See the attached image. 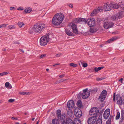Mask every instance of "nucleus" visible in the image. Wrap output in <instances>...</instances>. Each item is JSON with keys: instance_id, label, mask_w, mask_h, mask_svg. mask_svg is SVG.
Returning a JSON list of instances; mask_svg holds the SVG:
<instances>
[{"instance_id": "obj_1", "label": "nucleus", "mask_w": 124, "mask_h": 124, "mask_svg": "<svg viewBox=\"0 0 124 124\" xmlns=\"http://www.w3.org/2000/svg\"><path fill=\"white\" fill-rule=\"evenodd\" d=\"M52 38L51 34L49 33L46 34L45 36L42 37L41 38L40 42V45L42 46L46 45Z\"/></svg>"}, {"instance_id": "obj_2", "label": "nucleus", "mask_w": 124, "mask_h": 124, "mask_svg": "<svg viewBox=\"0 0 124 124\" xmlns=\"http://www.w3.org/2000/svg\"><path fill=\"white\" fill-rule=\"evenodd\" d=\"M35 30V32L39 33L45 28V25L43 23H38L35 24L33 26Z\"/></svg>"}, {"instance_id": "obj_3", "label": "nucleus", "mask_w": 124, "mask_h": 124, "mask_svg": "<svg viewBox=\"0 0 124 124\" xmlns=\"http://www.w3.org/2000/svg\"><path fill=\"white\" fill-rule=\"evenodd\" d=\"M99 111L98 109L97 108L93 107L90 110L89 114L93 115V116L96 117L100 114Z\"/></svg>"}, {"instance_id": "obj_4", "label": "nucleus", "mask_w": 124, "mask_h": 124, "mask_svg": "<svg viewBox=\"0 0 124 124\" xmlns=\"http://www.w3.org/2000/svg\"><path fill=\"white\" fill-rule=\"evenodd\" d=\"M116 99L117 101V104L119 106H121L124 103V100L122 98L120 95L118 94L116 96Z\"/></svg>"}, {"instance_id": "obj_5", "label": "nucleus", "mask_w": 124, "mask_h": 124, "mask_svg": "<svg viewBox=\"0 0 124 124\" xmlns=\"http://www.w3.org/2000/svg\"><path fill=\"white\" fill-rule=\"evenodd\" d=\"M69 26L72 28L73 32L76 34L78 33L77 26L75 24L71 23L69 25Z\"/></svg>"}, {"instance_id": "obj_6", "label": "nucleus", "mask_w": 124, "mask_h": 124, "mask_svg": "<svg viewBox=\"0 0 124 124\" xmlns=\"http://www.w3.org/2000/svg\"><path fill=\"white\" fill-rule=\"evenodd\" d=\"M61 111L60 110H58L57 112L56 115L57 116L58 119H60L61 121L65 119V114L62 115H61Z\"/></svg>"}, {"instance_id": "obj_7", "label": "nucleus", "mask_w": 124, "mask_h": 124, "mask_svg": "<svg viewBox=\"0 0 124 124\" xmlns=\"http://www.w3.org/2000/svg\"><path fill=\"white\" fill-rule=\"evenodd\" d=\"M88 89L86 88L83 90V93L82 94V96L83 98L86 99L88 98L90 96V93L88 92Z\"/></svg>"}, {"instance_id": "obj_8", "label": "nucleus", "mask_w": 124, "mask_h": 124, "mask_svg": "<svg viewBox=\"0 0 124 124\" xmlns=\"http://www.w3.org/2000/svg\"><path fill=\"white\" fill-rule=\"evenodd\" d=\"M114 25V23L111 22H105L104 23V27L106 29H108L112 27Z\"/></svg>"}, {"instance_id": "obj_9", "label": "nucleus", "mask_w": 124, "mask_h": 124, "mask_svg": "<svg viewBox=\"0 0 124 124\" xmlns=\"http://www.w3.org/2000/svg\"><path fill=\"white\" fill-rule=\"evenodd\" d=\"M107 95V91L105 90H103L102 92L99 99H100L101 102L103 101L106 98Z\"/></svg>"}, {"instance_id": "obj_10", "label": "nucleus", "mask_w": 124, "mask_h": 124, "mask_svg": "<svg viewBox=\"0 0 124 124\" xmlns=\"http://www.w3.org/2000/svg\"><path fill=\"white\" fill-rule=\"evenodd\" d=\"M87 23L89 26L90 27L94 26L95 24V20L94 18H92L90 19H88L86 21Z\"/></svg>"}, {"instance_id": "obj_11", "label": "nucleus", "mask_w": 124, "mask_h": 124, "mask_svg": "<svg viewBox=\"0 0 124 124\" xmlns=\"http://www.w3.org/2000/svg\"><path fill=\"white\" fill-rule=\"evenodd\" d=\"M52 22L53 24L56 26L59 25L61 23V22L56 18L55 16H54L53 18Z\"/></svg>"}, {"instance_id": "obj_12", "label": "nucleus", "mask_w": 124, "mask_h": 124, "mask_svg": "<svg viewBox=\"0 0 124 124\" xmlns=\"http://www.w3.org/2000/svg\"><path fill=\"white\" fill-rule=\"evenodd\" d=\"M54 16H55L56 18L61 23H62V21L63 20L64 17L62 13H61L58 14L57 13Z\"/></svg>"}, {"instance_id": "obj_13", "label": "nucleus", "mask_w": 124, "mask_h": 124, "mask_svg": "<svg viewBox=\"0 0 124 124\" xmlns=\"http://www.w3.org/2000/svg\"><path fill=\"white\" fill-rule=\"evenodd\" d=\"M62 124H74L73 121L70 118H67L65 121V119L61 121Z\"/></svg>"}, {"instance_id": "obj_14", "label": "nucleus", "mask_w": 124, "mask_h": 124, "mask_svg": "<svg viewBox=\"0 0 124 124\" xmlns=\"http://www.w3.org/2000/svg\"><path fill=\"white\" fill-rule=\"evenodd\" d=\"M110 114V109L109 108L106 109L103 114V117L105 119H107L109 117Z\"/></svg>"}, {"instance_id": "obj_15", "label": "nucleus", "mask_w": 124, "mask_h": 124, "mask_svg": "<svg viewBox=\"0 0 124 124\" xmlns=\"http://www.w3.org/2000/svg\"><path fill=\"white\" fill-rule=\"evenodd\" d=\"M103 8L105 11H108L111 10V7L109 4L108 3L104 4Z\"/></svg>"}, {"instance_id": "obj_16", "label": "nucleus", "mask_w": 124, "mask_h": 124, "mask_svg": "<svg viewBox=\"0 0 124 124\" xmlns=\"http://www.w3.org/2000/svg\"><path fill=\"white\" fill-rule=\"evenodd\" d=\"M96 117L93 116L89 118L87 121L88 124H94L96 121Z\"/></svg>"}, {"instance_id": "obj_17", "label": "nucleus", "mask_w": 124, "mask_h": 124, "mask_svg": "<svg viewBox=\"0 0 124 124\" xmlns=\"http://www.w3.org/2000/svg\"><path fill=\"white\" fill-rule=\"evenodd\" d=\"M75 115L79 117H81L82 115L81 111L80 110H78L77 109H75L74 111Z\"/></svg>"}, {"instance_id": "obj_18", "label": "nucleus", "mask_w": 124, "mask_h": 124, "mask_svg": "<svg viewBox=\"0 0 124 124\" xmlns=\"http://www.w3.org/2000/svg\"><path fill=\"white\" fill-rule=\"evenodd\" d=\"M74 106L75 104L73 101L72 100H70L67 103V106L69 108L73 107Z\"/></svg>"}, {"instance_id": "obj_19", "label": "nucleus", "mask_w": 124, "mask_h": 124, "mask_svg": "<svg viewBox=\"0 0 124 124\" xmlns=\"http://www.w3.org/2000/svg\"><path fill=\"white\" fill-rule=\"evenodd\" d=\"M98 29L97 28L91 27L90 28V31L91 33H93L96 32Z\"/></svg>"}, {"instance_id": "obj_20", "label": "nucleus", "mask_w": 124, "mask_h": 124, "mask_svg": "<svg viewBox=\"0 0 124 124\" xmlns=\"http://www.w3.org/2000/svg\"><path fill=\"white\" fill-rule=\"evenodd\" d=\"M99 10L97 9H94L91 14V16H94L99 12Z\"/></svg>"}, {"instance_id": "obj_21", "label": "nucleus", "mask_w": 124, "mask_h": 124, "mask_svg": "<svg viewBox=\"0 0 124 124\" xmlns=\"http://www.w3.org/2000/svg\"><path fill=\"white\" fill-rule=\"evenodd\" d=\"M110 5L111 7L115 9H117L119 7V5L117 4L111 3Z\"/></svg>"}, {"instance_id": "obj_22", "label": "nucleus", "mask_w": 124, "mask_h": 124, "mask_svg": "<svg viewBox=\"0 0 124 124\" xmlns=\"http://www.w3.org/2000/svg\"><path fill=\"white\" fill-rule=\"evenodd\" d=\"M117 39V38L116 37H113L111 39H109V40H108V41H107L106 42V43H109L111 42H112V41H114L115 40H116Z\"/></svg>"}, {"instance_id": "obj_23", "label": "nucleus", "mask_w": 124, "mask_h": 124, "mask_svg": "<svg viewBox=\"0 0 124 124\" xmlns=\"http://www.w3.org/2000/svg\"><path fill=\"white\" fill-rule=\"evenodd\" d=\"M5 86L7 88L9 89H11L12 88V85L9 82H8L5 83Z\"/></svg>"}, {"instance_id": "obj_24", "label": "nucleus", "mask_w": 124, "mask_h": 124, "mask_svg": "<svg viewBox=\"0 0 124 124\" xmlns=\"http://www.w3.org/2000/svg\"><path fill=\"white\" fill-rule=\"evenodd\" d=\"M119 16L117 15V14H115V15H113L111 17V19L112 20L114 21L116 20H117L119 18Z\"/></svg>"}, {"instance_id": "obj_25", "label": "nucleus", "mask_w": 124, "mask_h": 124, "mask_svg": "<svg viewBox=\"0 0 124 124\" xmlns=\"http://www.w3.org/2000/svg\"><path fill=\"white\" fill-rule=\"evenodd\" d=\"M86 20L84 18H80L79 19L78 21V22L80 23L81 22L82 23H86Z\"/></svg>"}, {"instance_id": "obj_26", "label": "nucleus", "mask_w": 124, "mask_h": 124, "mask_svg": "<svg viewBox=\"0 0 124 124\" xmlns=\"http://www.w3.org/2000/svg\"><path fill=\"white\" fill-rule=\"evenodd\" d=\"M67 114L68 116L70 117L72 115H73L72 111L70 109L68 110Z\"/></svg>"}, {"instance_id": "obj_27", "label": "nucleus", "mask_w": 124, "mask_h": 124, "mask_svg": "<svg viewBox=\"0 0 124 124\" xmlns=\"http://www.w3.org/2000/svg\"><path fill=\"white\" fill-rule=\"evenodd\" d=\"M117 15L119 16V18H121L124 15V12L123 11L119 12L118 13L116 14Z\"/></svg>"}, {"instance_id": "obj_28", "label": "nucleus", "mask_w": 124, "mask_h": 124, "mask_svg": "<svg viewBox=\"0 0 124 124\" xmlns=\"http://www.w3.org/2000/svg\"><path fill=\"white\" fill-rule=\"evenodd\" d=\"M24 11L26 13H28L30 12L31 11V9L30 8L28 7L24 9Z\"/></svg>"}, {"instance_id": "obj_29", "label": "nucleus", "mask_w": 124, "mask_h": 124, "mask_svg": "<svg viewBox=\"0 0 124 124\" xmlns=\"http://www.w3.org/2000/svg\"><path fill=\"white\" fill-rule=\"evenodd\" d=\"M81 103V101L80 100H78L77 103V105L78 106L79 108H81L82 107Z\"/></svg>"}, {"instance_id": "obj_30", "label": "nucleus", "mask_w": 124, "mask_h": 124, "mask_svg": "<svg viewBox=\"0 0 124 124\" xmlns=\"http://www.w3.org/2000/svg\"><path fill=\"white\" fill-rule=\"evenodd\" d=\"M66 33L69 36H71L73 35L72 32H70V30H66Z\"/></svg>"}, {"instance_id": "obj_31", "label": "nucleus", "mask_w": 124, "mask_h": 124, "mask_svg": "<svg viewBox=\"0 0 124 124\" xmlns=\"http://www.w3.org/2000/svg\"><path fill=\"white\" fill-rule=\"evenodd\" d=\"M104 68L103 67H99L98 68L95 67L94 68V70L95 72H97L98 71Z\"/></svg>"}, {"instance_id": "obj_32", "label": "nucleus", "mask_w": 124, "mask_h": 124, "mask_svg": "<svg viewBox=\"0 0 124 124\" xmlns=\"http://www.w3.org/2000/svg\"><path fill=\"white\" fill-rule=\"evenodd\" d=\"M53 124H59L58 121L57 120L53 119L52 120Z\"/></svg>"}, {"instance_id": "obj_33", "label": "nucleus", "mask_w": 124, "mask_h": 124, "mask_svg": "<svg viewBox=\"0 0 124 124\" xmlns=\"http://www.w3.org/2000/svg\"><path fill=\"white\" fill-rule=\"evenodd\" d=\"M102 122V120L101 118H98L95 124H101Z\"/></svg>"}, {"instance_id": "obj_34", "label": "nucleus", "mask_w": 124, "mask_h": 124, "mask_svg": "<svg viewBox=\"0 0 124 124\" xmlns=\"http://www.w3.org/2000/svg\"><path fill=\"white\" fill-rule=\"evenodd\" d=\"M70 66L72 67H77L78 65L77 64H75L74 63H71L70 64Z\"/></svg>"}, {"instance_id": "obj_35", "label": "nucleus", "mask_w": 124, "mask_h": 124, "mask_svg": "<svg viewBox=\"0 0 124 124\" xmlns=\"http://www.w3.org/2000/svg\"><path fill=\"white\" fill-rule=\"evenodd\" d=\"M18 25L19 27L21 28L23 25H24V24L23 22H19L18 23Z\"/></svg>"}, {"instance_id": "obj_36", "label": "nucleus", "mask_w": 124, "mask_h": 124, "mask_svg": "<svg viewBox=\"0 0 124 124\" xmlns=\"http://www.w3.org/2000/svg\"><path fill=\"white\" fill-rule=\"evenodd\" d=\"M34 30V27L33 26L32 28L30 29L29 32L30 33H33L34 32H35V30Z\"/></svg>"}, {"instance_id": "obj_37", "label": "nucleus", "mask_w": 124, "mask_h": 124, "mask_svg": "<svg viewBox=\"0 0 124 124\" xmlns=\"http://www.w3.org/2000/svg\"><path fill=\"white\" fill-rule=\"evenodd\" d=\"M121 118H122L121 120H124V111L123 110L121 111Z\"/></svg>"}, {"instance_id": "obj_38", "label": "nucleus", "mask_w": 124, "mask_h": 124, "mask_svg": "<svg viewBox=\"0 0 124 124\" xmlns=\"http://www.w3.org/2000/svg\"><path fill=\"white\" fill-rule=\"evenodd\" d=\"M120 113L119 112H117V113L116 116V119H118L120 117Z\"/></svg>"}, {"instance_id": "obj_39", "label": "nucleus", "mask_w": 124, "mask_h": 124, "mask_svg": "<svg viewBox=\"0 0 124 124\" xmlns=\"http://www.w3.org/2000/svg\"><path fill=\"white\" fill-rule=\"evenodd\" d=\"M16 28V26L14 25H11L9 26H8V28L9 29H15Z\"/></svg>"}, {"instance_id": "obj_40", "label": "nucleus", "mask_w": 124, "mask_h": 124, "mask_svg": "<svg viewBox=\"0 0 124 124\" xmlns=\"http://www.w3.org/2000/svg\"><path fill=\"white\" fill-rule=\"evenodd\" d=\"M67 80V79H63V80L61 79V80H60L59 81H58L56 83V84H59V83H60L61 82H62L65 81L66 80Z\"/></svg>"}, {"instance_id": "obj_41", "label": "nucleus", "mask_w": 124, "mask_h": 124, "mask_svg": "<svg viewBox=\"0 0 124 124\" xmlns=\"http://www.w3.org/2000/svg\"><path fill=\"white\" fill-rule=\"evenodd\" d=\"M9 72H4L1 73V76L5 75L8 74V73Z\"/></svg>"}, {"instance_id": "obj_42", "label": "nucleus", "mask_w": 124, "mask_h": 124, "mask_svg": "<svg viewBox=\"0 0 124 124\" xmlns=\"http://www.w3.org/2000/svg\"><path fill=\"white\" fill-rule=\"evenodd\" d=\"M75 119H76V122H77V121L79 123H76V124H80V123L81 121L80 120L78 119H77L76 118H75Z\"/></svg>"}, {"instance_id": "obj_43", "label": "nucleus", "mask_w": 124, "mask_h": 124, "mask_svg": "<svg viewBox=\"0 0 124 124\" xmlns=\"http://www.w3.org/2000/svg\"><path fill=\"white\" fill-rule=\"evenodd\" d=\"M105 78H104V77H102L101 78H97L96 79V80L97 81H100L101 80H102L103 79H104Z\"/></svg>"}, {"instance_id": "obj_44", "label": "nucleus", "mask_w": 124, "mask_h": 124, "mask_svg": "<svg viewBox=\"0 0 124 124\" xmlns=\"http://www.w3.org/2000/svg\"><path fill=\"white\" fill-rule=\"evenodd\" d=\"M46 54H42L40 56V59L46 56Z\"/></svg>"}, {"instance_id": "obj_45", "label": "nucleus", "mask_w": 124, "mask_h": 124, "mask_svg": "<svg viewBox=\"0 0 124 124\" xmlns=\"http://www.w3.org/2000/svg\"><path fill=\"white\" fill-rule=\"evenodd\" d=\"M15 101L14 99H10L8 100V101L11 103Z\"/></svg>"}, {"instance_id": "obj_46", "label": "nucleus", "mask_w": 124, "mask_h": 124, "mask_svg": "<svg viewBox=\"0 0 124 124\" xmlns=\"http://www.w3.org/2000/svg\"><path fill=\"white\" fill-rule=\"evenodd\" d=\"M112 116H110V117L108 119V121L107 122H108V123H110V122H111V118Z\"/></svg>"}, {"instance_id": "obj_47", "label": "nucleus", "mask_w": 124, "mask_h": 124, "mask_svg": "<svg viewBox=\"0 0 124 124\" xmlns=\"http://www.w3.org/2000/svg\"><path fill=\"white\" fill-rule=\"evenodd\" d=\"M87 66V64L86 63H84L83 64V67H86Z\"/></svg>"}, {"instance_id": "obj_48", "label": "nucleus", "mask_w": 124, "mask_h": 124, "mask_svg": "<svg viewBox=\"0 0 124 124\" xmlns=\"http://www.w3.org/2000/svg\"><path fill=\"white\" fill-rule=\"evenodd\" d=\"M115 97H116V94L115 93H114L113 95V100L114 101H115Z\"/></svg>"}, {"instance_id": "obj_49", "label": "nucleus", "mask_w": 124, "mask_h": 124, "mask_svg": "<svg viewBox=\"0 0 124 124\" xmlns=\"http://www.w3.org/2000/svg\"><path fill=\"white\" fill-rule=\"evenodd\" d=\"M7 25V24H4L1 25V28L2 27H6Z\"/></svg>"}, {"instance_id": "obj_50", "label": "nucleus", "mask_w": 124, "mask_h": 124, "mask_svg": "<svg viewBox=\"0 0 124 124\" xmlns=\"http://www.w3.org/2000/svg\"><path fill=\"white\" fill-rule=\"evenodd\" d=\"M97 9H98L99 10V12L101 10H102V8L101 7H99L98 8H97Z\"/></svg>"}, {"instance_id": "obj_51", "label": "nucleus", "mask_w": 124, "mask_h": 124, "mask_svg": "<svg viewBox=\"0 0 124 124\" xmlns=\"http://www.w3.org/2000/svg\"><path fill=\"white\" fill-rule=\"evenodd\" d=\"M61 54H62L61 53H59L58 54H56V56L57 57H60Z\"/></svg>"}, {"instance_id": "obj_52", "label": "nucleus", "mask_w": 124, "mask_h": 124, "mask_svg": "<svg viewBox=\"0 0 124 124\" xmlns=\"http://www.w3.org/2000/svg\"><path fill=\"white\" fill-rule=\"evenodd\" d=\"M11 118V119L13 120H17L18 119L17 118L14 117H12Z\"/></svg>"}, {"instance_id": "obj_53", "label": "nucleus", "mask_w": 124, "mask_h": 124, "mask_svg": "<svg viewBox=\"0 0 124 124\" xmlns=\"http://www.w3.org/2000/svg\"><path fill=\"white\" fill-rule=\"evenodd\" d=\"M68 6H69L71 8H72L73 7V5L72 4H70L68 5Z\"/></svg>"}, {"instance_id": "obj_54", "label": "nucleus", "mask_w": 124, "mask_h": 124, "mask_svg": "<svg viewBox=\"0 0 124 124\" xmlns=\"http://www.w3.org/2000/svg\"><path fill=\"white\" fill-rule=\"evenodd\" d=\"M17 9L18 10H23V7H22V8H19Z\"/></svg>"}, {"instance_id": "obj_55", "label": "nucleus", "mask_w": 124, "mask_h": 124, "mask_svg": "<svg viewBox=\"0 0 124 124\" xmlns=\"http://www.w3.org/2000/svg\"><path fill=\"white\" fill-rule=\"evenodd\" d=\"M64 76H65V75L64 74L62 75H60V76L59 77L60 78H62Z\"/></svg>"}, {"instance_id": "obj_56", "label": "nucleus", "mask_w": 124, "mask_h": 124, "mask_svg": "<svg viewBox=\"0 0 124 124\" xmlns=\"http://www.w3.org/2000/svg\"><path fill=\"white\" fill-rule=\"evenodd\" d=\"M29 93L26 92H24V95H27Z\"/></svg>"}, {"instance_id": "obj_57", "label": "nucleus", "mask_w": 124, "mask_h": 124, "mask_svg": "<svg viewBox=\"0 0 124 124\" xmlns=\"http://www.w3.org/2000/svg\"><path fill=\"white\" fill-rule=\"evenodd\" d=\"M19 94H20L24 95V92H19Z\"/></svg>"}, {"instance_id": "obj_58", "label": "nucleus", "mask_w": 124, "mask_h": 124, "mask_svg": "<svg viewBox=\"0 0 124 124\" xmlns=\"http://www.w3.org/2000/svg\"><path fill=\"white\" fill-rule=\"evenodd\" d=\"M123 79L122 78H121L119 80V81H120L121 83H122L123 82Z\"/></svg>"}, {"instance_id": "obj_59", "label": "nucleus", "mask_w": 124, "mask_h": 124, "mask_svg": "<svg viewBox=\"0 0 124 124\" xmlns=\"http://www.w3.org/2000/svg\"><path fill=\"white\" fill-rule=\"evenodd\" d=\"M99 115H100L98 118H100L102 120L101 118L102 117V115H100V114Z\"/></svg>"}, {"instance_id": "obj_60", "label": "nucleus", "mask_w": 124, "mask_h": 124, "mask_svg": "<svg viewBox=\"0 0 124 124\" xmlns=\"http://www.w3.org/2000/svg\"><path fill=\"white\" fill-rule=\"evenodd\" d=\"M15 8L14 7H11L10 8V9L11 10H12Z\"/></svg>"}, {"instance_id": "obj_61", "label": "nucleus", "mask_w": 124, "mask_h": 124, "mask_svg": "<svg viewBox=\"0 0 124 124\" xmlns=\"http://www.w3.org/2000/svg\"><path fill=\"white\" fill-rule=\"evenodd\" d=\"M46 70L47 71H49V70L48 69H46Z\"/></svg>"}, {"instance_id": "obj_62", "label": "nucleus", "mask_w": 124, "mask_h": 124, "mask_svg": "<svg viewBox=\"0 0 124 124\" xmlns=\"http://www.w3.org/2000/svg\"><path fill=\"white\" fill-rule=\"evenodd\" d=\"M6 50V49H3V51H5Z\"/></svg>"}, {"instance_id": "obj_63", "label": "nucleus", "mask_w": 124, "mask_h": 124, "mask_svg": "<svg viewBox=\"0 0 124 124\" xmlns=\"http://www.w3.org/2000/svg\"><path fill=\"white\" fill-rule=\"evenodd\" d=\"M106 124H111V123H108V122H106Z\"/></svg>"}, {"instance_id": "obj_64", "label": "nucleus", "mask_w": 124, "mask_h": 124, "mask_svg": "<svg viewBox=\"0 0 124 124\" xmlns=\"http://www.w3.org/2000/svg\"><path fill=\"white\" fill-rule=\"evenodd\" d=\"M39 123V121H38L37 122V123H36V124H38Z\"/></svg>"}]
</instances>
